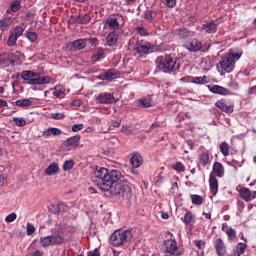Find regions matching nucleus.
Masks as SVG:
<instances>
[{
	"label": "nucleus",
	"mask_w": 256,
	"mask_h": 256,
	"mask_svg": "<svg viewBox=\"0 0 256 256\" xmlns=\"http://www.w3.org/2000/svg\"><path fill=\"white\" fill-rule=\"evenodd\" d=\"M214 248L218 256H227V246L221 238H217L214 241Z\"/></svg>",
	"instance_id": "obj_13"
},
{
	"label": "nucleus",
	"mask_w": 256,
	"mask_h": 256,
	"mask_svg": "<svg viewBox=\"0 0 256 256\" xmlns=\"http://www.w3.org/2000/svg\"><path fill=\"white\" fill-rule=\"evenodd\" d=\"M27 256H43V252L36 250V251L28 254Z\"/></svg>",
	"instance_id": "obj_63"
},
{
	"label": "nucleus",
	"mask_w": 256,
	"mask_h": 256,
	"mask_svg": "<svg viewBox=\"0 0 256 256\" xmlns=\"http://www.w3.org/2000/svg\"><path fill=\"white\" fill-rule=\"evenodd\" d=\"M202 31L208 34L217 33V24L215 21L206 22L202 25Z\"/></svg>",
	"instance_id": "obj_21"
},
{
	"label": "nucleus",
	"mask_w": 256,
	"mask_h": 256,
	"mask_svg": "<svg viewBox=\"0 0 256 256\" xmlns=\"http://www.w3.org/2000/svg\"><path fill=\"white\" fill-rule=\"evenodd\" d=\"M106 25H108L110 29H113V31H117L119 29V20H117V18H108Z\"/></svg>",
	"instance_id": "obj_34"
},
{
	"label": "nucleus",
	"mask_w": 256,
	"mask_h": 256,
	"mask_svg": "<svg viewBox=\"0 0 256 256\" xmlns=\"http://www.w3.org/2000/svg\"><path fill=\"white\" fill-rule=\"evenodd\" d=\"M105 55V51L102 48H98L97 53L92 56V61L97 63V61H101V58Z\"/></svg>",
	"instance_id": "obj_43"
},
{
	"label": "nucleus",
	"mask_w": 256,
	"mask_h": 256,
	"mask_svg": "<svg viewBox=\"0 0 256 256\" xmlns=\"http://www.w3.org/2000/svg\"><path fill=\"white\" fill-rule=\"evenodd\" d=\"M185 48L187 51H190V53H197L203 49V42L197 38H193L185 44Z\"/></svg>",
	"instance_id": "obj_8"
},
{
	"label": "nucleus",
	"mask_w": 256,
	"mask_h": 256,
	"mask_svg": "<svg viewBox=\"0 0 256 256\" xmlns=\"http://www.w3.org/2000/svg\"><path fill=\"white\" fill-rule=\"evenodd\" d=\"M84 125L83 124H74L72 126L73 133H78V131H83Z\"/></svg>",
	"instance_id": "obj_54"
},
{
	"label": "nucleus",
	"mask_w": 256,
	"mask_h": 256,
	"mask_svg": "<svg viewBox=\"0 0 256 256\" xmlns=\"http://www.w3.org/2000/svg\"><path fill=\"white\" fill-rule=\"evenodd\" d=\"M137 35H140V37H147L149 35V32L147 31V29L143 26H138L135 29Z\"/></svg>",
	"instance_id": "obj_45"
},
{
	"label": "nucleus",
	"mask_w": 256,
	"mask_h": 256,
	"mask_svg": "<svg viewBox=\"0 0 256 256\" xmlns=\"http://www.w3.org/2000/svg\"><path fill=\"white\" fill-rule=\"evenodd\" d=\"M72 23H79L80 25H87V23H91V16L88 14H80L76 18H70Z\"/></svg>",
	"instance_id": "obj_18"
},
{
	"label": "nucleus",
	"mask_w": 256,
	"mask_h": 256,
	"mask_svg": "<svg viewBox=\"0 0 256 256\" xmlns=\"http://www.w3.org/2000/svg\"><path fill=\"white\" fill-rule=\"evenodd\" d=\"M7 59L10 63L15 64L23 59V54L20 51L10 52L7 55Z\"/></svg>",
	"instance_id": "obj_26"
},
{
	"label": "nucleus",
	"mask_w": 256,
	"mask_h": 256,
	"mask_svg": "<svg viewBox=\"0 0 256 256\" xmlns=\"http://www.w3.org/2000/svg\"><path fill=\"white\" fill-rule=\"evenodd\" d=\"M198 161L200 165L207 167L209 163H211V158L209 156V152H202L198 155Z\"/></svg>",
	"instance_id": "obj_27"
},
{
	"label": "nucleus",
	"mask_w": 256,
	"mask_h": 256,
	"mask_svg": "<svg viewBox=\"0 0 256 256\" xmlns=\"http://www.w3.org/2000/svg\"><path fill=\"white\" fill-rule=\"evenodd\" d=\"M117 41H119V34L115 31L110 32L106 37L108 47H115V45H117Z\"/></svg>",
	"instance_id": "obj_20"
},
{
	"label": "nucleus",
	"mask_w": 256,
	"mask_h": 256,
	"mask_svg": "<svg viewBox=\"0 0 256 256\" xmlns=\"http://www.w3.org/2000/svg\"><path fill=\"white\" fill-rule=\"evenodd\" d=\"M193 244L200 251H205V247H207V242H205V240H194Z\"/></svg>",
	"instance_id": "obj_41"
},
{
	"label": "nucleus",
	"mask_w": 256,
	"mask_h": 256,
	"mask_svg": "<svg viewBox=\"0 0 256 256\" xmlns=\"http://www.w3.org/2000/svg\"><path fill=\"white\" fill-rule=\"evenodd\" d=\"M80 143H81V135H75L67 138V140L64 142V147L66 151H71L72 149H77Z\"/></svg>",
	"instance_id": "obj_9"
},
{
	"label": "nucleus",
	"mask_w": 256,
	"mask_h": 256,
	"mask_svg": "<svg viewBox=\"0 0 256 256\" xmlns=\"http://www.w3.org/2000/svg\"><path fill=\"white\" fill-rule=\"evenodd\" d=\"M66 208H67V206L65 204L60 203L57 205L56 211H57V213H63V211H65Z\"/></svg>",
	"instance_id": "obj_57"
},
{
	"label": "nucleus",
	"mask_w": 256,
	"mask_h": 256,
	"mask_svg": "<svg viewBox=\"0 0 256 256\" xmlns=\"http://www.w3.org/2000/svg\"><path fill=\"white\" fill-rule=\"evenodd\" d=\"M10 11H12V13H17L18 11H21L20 0H16L10 5Z\"/></svg>",
	"instance_id": "obj_42"
},
{
	"label": "nucleus",
	"mask_w": 256,
	"mask_h": 256,
	"mask_svg": "<svg viewBox=\"0 0 256 256\" xmlns=\"http://www.w3.org/2000/svg\"><path fill=\"white\" fill-rule=\"evenodd\" d=\"M133 239L131 230H116L110 236V243L114 247H121L125 243H129Z\"/></svg>",
	"instance_id": "obj_5"
},
{
	"label": "nucleus",
	"mask_w": 256,
	"mask_h": 256,
	"mask_svg": "<svg viewBox=\"0 0 256 256\" xmlns=\"http://www.w3.org/2000/svg\"><path fill=\"white\" fill-rule=\"evenodd\" d=\"M193 205H203L204 199L201 195L192 194L190 196Z\"/></svg>",
	"instance_id": "obj_39"
},
{
	"label": "nucleus",
	"mask_w": 256,
	"mask_h": 256,
	"mask_svg": "<svg viewBox=\"0 0 256 256\" xmlns=\"http://www.w3.org/2000/svg\"><path fill=\"white\" fill-rule=\"evenodd\" d=\"M20 77L23 81H27L28 85H49V83H53V77L42 76L41 73L31 70L22 71Z\"/></svg>",
	"instance_id": "obj_2"
},
{
	"label": "nucleus",
	"mask_w": 256,
	"mask_h": 256,
	"mask_svg": "<svg viewBox=\"0 0 256 256\" xmlns=\"http://www.w3.org/2000/svg\"><path fill=\"white\" fill-rule=\"evenodd\" d=\"M212 171L216 177H223L225 175V168L220 162H215L213 164Z\"/></svg>",
	"instance_id": "obj_24"
},
{
	"label": "nucleus",
	"mask_w": 256,
	"mask_h": 256,
	"mask_svg": "<svg viewBox=\"0 0 256 256\" xmlns=\"http://www.w3.org/2000/svg\"><path fill=\"white\" fill-rule=\"evenodd\" d=\"M239 59H241L240 53L229 51L219 62V69L222 71L220 75H223V73H233L235 71V64Z\"/></svg>",
	"instance_id": "obj_3"
},
{
	"label": "nucleus",
	"mask_w": 256,
	"mask_h": 256,
	"mask_svg": "<svg viewBox=\"0 0 256 256\" xmlns=\"http://www.w3.org/2000/svg\"><path fill=\"white\" fill-rule=\"evenodd\" d=\"M115 101V96L109 92L100 93L96 97V103H100L102 105H109Z\"/></svg>",
	"instance_id": "obj_11"
},
{
	"label": "nucleus",
	"mask_w": 256,
	"mask_h": 256,
	"mask_svg": "<svg viewBox=\"0 0 256 256\" xmlns=\"http://www.w3.org/2000/svg\"><path fill=\"white\" fill-rule=\"evenodd\" d=\"M26 38L28 39V41H30V43H35V41H37V33L27 32Z\"/></svg>",
	"instance_id": "obj_50"
},
{
	"label": "nucleus",
	"mask_w": 256,
	"mask_h": 256,
	"mask_svg": "<svg viewBox=\"0 0 256 256\" xmlns=\"http://www.w3.org/2000/svg\"><path fill=\"white\" fill-rule=\"evenodd\" d=\"M137 107L148 108L151 107V100L149 98H142L136 102Z\"/></svg>",
	"instance_id": "obj_38"
},
{
	"label": "nucleus",
	"mask_w": 256,
	"mask_h": 256,
	"mask_svg": "<svg viewBox=\"0 0 256 256\" xmlns=\"http://www.w3.org/2000/svg\"><path fill=\"white\" fill-rule=\"evenodd\" d=\"M177 35L179 39H189V37H197V32L195 31H190L187 28H180L177 30Z\"/></svg>",
	"instance_id": "obj_17"
},
{
	"label": "nucleus",
	"mask_w": 256,
	"mask_h": 256,
	"mask_svg": "<svg viewBox=\"0 0 256 256\" xmlns=\"http://www.w3.org/2000/svg\"><path fill=\"white\" fill-rule=\"evenodd\" d=\"M167 7L173 8L177 5V0H163Z\"/></svg>",
	"instance_id": "obj_56"
},
{
	"label": "nucleus",
	"mask_w": 256,
	"mask_h": 256,
	"mask_svg": "<svg viewBox=\"0 0 256 256\" xmlns=\"http://www.w3.org/2000/svg\"><path fill=\"white\" fill-rule=\"evenodd\" d=\"M87 47V40L78 39L67 44V49L72 51V49H76V51H81Z\"/></svg>",
	"instance_id": "obj_14"
},
{
	"label": "nucleus",
	"mask_w": 256,
	"mask_h": 256,
	"mask_svg": "<svg viewBox=\"0 0 256 256\" xmlns=\"http://www.w3.org/2000/svg\"><path fill=\"white\" fill-rule=\"evenodd\" d=\"M192 83H194V85H205L209 83V80L207 79V76H202V77L192 76Z\"/></svg>",
	"instance_id": "obj_35"
},
{
	"label": "nucleus",
	"mask_w": 256,
	"mask_h": 256,
	"mask_svg": "<svg viewBox=\"0 0 256 256\" xmlns=\"http://www.w3.org/2000/svg\"><path fill=\"white\" fill-rule=\"evenodd\" d=\"M209 187L212 197H215V195L219 193V181L217 180V177H215V175L213 174H210L209 176Z\"/></svg>",
	"instance_id": "obj_16"
},
{
	"label": "nucleus",
	"mask_w": 256,
	"mask_h": 256,
	"mask_svg": "<svg viewBox=\"0 0 256 256\" xmlns=\"http://www.w3.org/2000/svg\"><path fill=\"white\" fill-rule=\"evenodd\" d=\"M245 249H247V245L245 243H238L236 249L232 253V256L243 255V253H245Z\"/></svg>",
	"instance_id": "obj_33"
},
{
	"label": "nucleus",
	"mask_w": 256,
	"mask_h": 256,
	"mask_svg": "<svg viewBox=\"0 0 256 256\" xmlns=\"http://www.w3.org/2000/svg\"><path fill=\"white\" fill-rule=\"evenodd\" d=\"M23 33H25V29H23V27H21V26H16L12 30L11 35H14L15 37H17L19 39V37H21L23 35Z\"/></svg>",
	"instance_id": "obj_40"
},
{
	"label": "nucleus",
	"mask_w": 256,
	"mask_h": 256,
	"mask_svg": "<svg viewBox=\"0 0 256 256\" xmlns=\"http://www.w3.org/2000/svg\"><path fill=\"white\" fill-rule=\"evenodd\" d=\"M222 231L226 233L229 239L237 238V232L235 231V229H232L231 226H229L227 223L222 224Z\"/></svg>",
	"instance_id": "obj_25"
},
{
	"label": "nucleus",
	"mask_w": 256,
	"mask_h": 256,
	"mask_svg": "<svg viewBox=\"0 0 256 256\" xmlns=\"http://www.w3.org/2000/svg\"><path fill=\"white\" fill-rule=\"evenodd\" d=\"M8 106H9V104L7 103L6 100L0 99V109H1V107H8Z\"/></svg>",
	"instance_id": "obj_64"
},
{
	"label": "nucleus",
	"mask_w": 256,
	"mask_h": 256,
	"mask_svg": "<svg viewBox=\"0 0 256 256\" xmlns=\"http://www.w3.org/2000/svg\"><path fill=\"white\" fill-rule=\"evenodd\" d=\"M192 77L193 76H184L180 78L181 83H192Z\"/></svg>",
	"instance_id": "obj_58"
},
{
	"label": "nucleus",
	"mask_w": 256,
	"mask_h": 256,
	"mask_svg": "<svg viewBox=\"0 0 256 256\" xmlns=\"http://www.w3.org/2000/svg\"><path fill=\"white\" fill-rule=\"evenodd\" d=\"M73 167H75V162H73V160H67L63 164L64 171H71V169H73Z\"/></svg>",
	"instance_id": "obj_47"
},
{
	"label": "nucleus",
	"mask_w": 256,
	"mask_h": 256,
	"mask_svg": "<svg viewBox=\"0 0 256 256\" xmlns=\"http://www.w3.org/2000/svg\"><path fill=\"white\" fill-rule=\"evenodd\" d=\"M219 149L224 157H228L231 146H229V144H227V142H221Z\"/></svg>",
	"instance_id": "obj_36"
},
{
	"label": "nucleus",
	"mask_w": 256,
	"mask_h": 256,
	"mask_svg": "<svg viewBox=\"0 0 256 256\" xmlns=\"http://www.w3.org/2000/svg\"><path fill=\"white\" fill-rule=\"evenodd\" d=\"M94 183L101 191L108 192L110 195H117L123 199H131V183L127 181L118 182L121 179V172L109 170L105 167H96L94 171Z\"/></svg>",
	"instance_id": "obj_1"
},
{
	"label": "nucleus",
	"mask_w": 256,
	"mask_h": 256,
	"mask_svg": "<svg viewBox=\"0 0 256 256\" xmlns=\"http://www.w3.org/2000/svg\"><path fill=\"white\" fill-rule=\"evenodd\" d=\"M51 91H53V95L57 99H63L65 97V88L63 86H56Z\"/></svg>",
	"instance_id": "obj_32"
},
{
	"label": "nucleus",
	"mask_w": 256,
	"mask_h": 256,
	"mask_svg": "<svg viewBox=\"0 0 256 256\" xmlns=\"http://www.w3.org/2000/svg\"><path fill=\"white\" fill-rule=\"evenodd\" d=\"M156 65L159 71H163V73H173V71L179 69L177 57L173 55L159 56L156 59Z\"/></svg>",
	"instance_id": "obj_4"
},
{
	"label": "nucleus",
	"mask_w": 256,
	"mask_h": 256,
	"mask_svg": "<svg viewBox=\"0 0 256 256\" xmlns=\"http://www.w3.org/2000/svg\"><path fill=\"white\" fill-rule=\"evenodd\" d=\"M52 119L61 120L65 119V114L61 112H54L51 114Z\"/></svg>",
	"instance_id": "obj_53"
},
{
	"label": "nucleus",
	"mask_w": 256,
	"mask_h": 256,
	"mask_svg": "<svg viewBox=\"0 0 256 256\" xmlns=\"http://www.w3.org/2000/svg\"><path fill=\"white\" fill-rule=\"evenodd\" d=\"M88 256H101V252L99 251V249H95L92 252H88Z\"/></svg>",
	"instance_id": "obj_62"
},
{
	"label": "nucleus",
	"mask_w": 256,
	"mask_h": 256,
	"mask_svg": "<svg viewBox=\"0 0 256 256\" xmlns=\"http://www.w3.org/2000/svg\"><path fill=\"white\" fill-rule=\"evenodd\" d=\"M215 107H217L223 113H227V114H231L235 111V106L225 104V100L223 99L217 100L215 102Z\"/></svg>",
	"instance_id": "obj_15"
},
{
	"label": "nucleus",
	"mask_w": 256,
	"mask_h": 256,
	"mask_svg": "<svg viewBox=\"0 0 256 256\" xmlns=\"http://www.w3.org/2000/svg\"><path fill=\"white\" fill-rule=\"evenodd\" d=\"M111 126L116 127V128L121 127V119L112 120L111 121Z\"/></svg>",
	"instance_id": "obj_60"
},
{
	"label": "nucleus",
	"mask_w": 256,
	"mask_h": 256,
	"mask_svg": "<svg viewBox=\"0 0 256 256\" xmlns=\"http://www.w3.org/2000/svg\"><path fill=\"white\" fill-rule=\"evenodd\" d=\"M13 123H15V125H17V127H25V125H27V121H25V119L19 118V117H14Z\"/></svg>",
	"instance_id": "obj_48"
},
{
	"label": "nucleus",
	"mask_w": 256,
	"mask_h": 256,
	"mask_svg": "<svg viewBox=\"0 0 256 256\" xmlns=\"http://www.w3.org/2000/svg\"><path fill=\"white\" fill-rule=\"evenodd\" d=\"M172 169L178 173H185V165L181 162H176L174 165H172Z\"/></svg>",
	"instance_id": "obj_44"
},
{
	"label": "nucleus",
	"mask_w": 256,
	"mask_h": 256,
	"mask_svg": "<svg viewBox=\"0 0 256 256\" xmlns=\"http://www.w3.org/2000/svg\"><path fill=\"white\" fill-rule=\"evenodd\" d=\"M14 19L11 17L3 18L0 20V31H9V27L13 25Z\"/></svg>",
	"instance_id": "obj_28"
},
{
	"label": "nucleus",
	"mask_w": 256,
	"mask_h": 256,
	"mask_svg": "<svg viewBox=\"0 0 256 256\" xmlns=\"http://www.w3.org/2000/svg\"><path fill=\"white\" fill-rule=\"evenodd\" d=\"M71 105L72 107H81V105H83V102L79 99H76L71 102Z\"/></svg>",
	"instance_id": "obj_59"
},
{
	"label": "nucleus",
	"mask_w": 256,
	"mask_h": 256,
	"mask_svg": "<svg viewBox=\"0 0 256 256\" xmlns=\"http://www.w3.org/2000/svg\"><path fill=\"white\" fill-rule=\"evenodd\" d=\"M87 43H90V45L97 47L99 45V40L97 38H86L85 39Z\"/></svg>",
	"instance_id": "obj_55"
},
{
	"label": "nucleus",
	"mask_w": 256,
	"mask_h": 256,
	"mask_svg": "<svg viewBox=\"0 0 256 256\" xmlns=\"http://www.w3.org/2000/svg\"><path fill=\"white\" fill-rule=\"evenodd\" d=\"M65 237H63L61 234L56 235H50L41 237L39 239V243L42 247H53L55 245H63V243H66Z\"/></svg>",
	"instance_id": "obj_6"
},
{
	"label": "nucleus",
	"mask_w": 256,
	"mask_h": 256,
	"mask_svg": "<svg viewBox=\"0 0 256 256\" xmlns=\"http://www.w3.org/2000/svg\"><path fill=\"white\" fill-rule=\"evenodd\" d=\"M102 79L105 81H111L117 77V71L116 70H108L106 73L102 75Z\"/></svg>",
	"instance_id": "obj_37"
},
{
	"label": "nucleus",
	"mask_w": 256,
	"mask_h": 256,
	"mask_svg": "<svg viewBox=\"0 0 256 256\" xmlns=\"http://www.w3.org/2000/svg\"><path fill=\"white\" fill-rule=\"evenodd\" d=\"M156 16L157 14L153 11H146L144 13V19H146V21H153V19H155Z\"/></svg>",
	"instance_id": "obj_49"
},
{
	"label": "nucleus",
	"mask_w": 256,
	"mask_h": 256,
	"mask_svg": "<svg viewBox=\"0 0 256 256\" xmlns=\"http://www.w3.org/2000/svg\"><path fill=\"white\" fill-rule=\"evenodd\" d=\"M16 107H22V109H27L33 105V98H24L20 100H16L15 102Z\"/></svg>",
	"instance_id": "obj_23"
},
{
	"label": "nucleus",
	"mask_w": 256,
	"mask_h": 256,
	"mask_svg": "<svg viewBox=\"0 0 256 256\" xmlns=\"http://www.w3.org/2000/svg\"><path fill=\"white\" fill-rule=\"evenodd\" d=\"M130 162L135 169H139V166L143 165V157L141 156V154H134L131 157Z\"/></svg>",
	"instance_id": "obj_29"
},
{
	"label": "nucleus",
	"mask_w": 256,
	"mask_h": 256,
	"mask_svg": "<svg viewBox=\"0 0 256 256\" xmlns=\"http://www.w3.org/2000/svg\"><path fill=\"white\" fill-rule=\"evenodd\" d=\"M17 39H19L17 36L10 34L7 40L8 47H15L17 45Z\"/></svg>",
	"instance_id": "obj_46"
},
{
	"label": "nucleus",
	"mask_w": 256,
	"mask_h": 256,
	"mask_svg": "<svg viewBox=\"0 0 256 256\" xmlns=\"http://www.w3.org/2000/svg\"><path fill=\"white\" fill-rule=\"evenodd\" d=\"M134 51L146 55L149 53V51H151V43L145 40H138L134 46Z\"/></svg>",
	"instance_id": "obj_12"
},
{
	"label": "nucleus",
	"mask_w": 256,
	"mask_h": 256,
	"mask_svg": "<svg viewBox=\"0 0 256 256\" xmlns=\"http://www.w3.org/2000/svg\"><path fill=\"white\" fill-rule=\"evenodd\" d=\"M5 181H7V176L0 173V187H3L5 185Z\"/></svg>",
	"instance_id": "obj_61"
},
{
	"label": "nucleus",
	"mask_w": 256,
	"mask_h": 256,
	"mask_svg": "<svg viewBox=\"0 0 256 256\" xmlns=\"http://www.w3.org/2000/svg\"><path fill=\"white\" fill-rule=\"evenodd\" d=\"M15 219H17V214L15 212H13L6 216L5 221H6V223H13V221H15Z\"/></svg>",
	"instance_id": "obj_52"
},
{
	"label": "nucleus",
	"mask_w": 256,
	"mask_h": 256,
	"mask_svg": "<svg viewBox=\"0 0 256 256\" xmlns=\"http://www.w3.org/2000/svg\"><path fill=\"white\" fill-rule=\"evenodd\" d=\"M62 133H63V131H61V129L55 128V127H50V128L43 131V137L45 139H49V137H51V135L59 136Z\"/></svg>",
	"instance_id": "obj_22"
},
{
	"label": "nucleus",
	"mask_w": 256,
	"mask_h": 256,
	"mask_svg": "<svg viewBox=\"0 0 256 256\" xmlns=\"http://www.w3.org/2000/svg\"><path fill=\"white\" fill-rule=\"evenodd\" d=\"M33 233H35V225L28 222L26 227V235L31 236Z\"/></svg>",
	"instance_id": "obj_51"
},
{
	"label": "nucleus",
	"mask_w": 256,
	"mask_h": 256,
	"mask_svg": "<svg viewBox=\"0 0 256 256\" xmlns=\"http://www.w3.org/2000/svg\"><path fill=\"white\" fill-rule=\"evenodd\" d=\"M238 193L241 199H243V201H246V203H249L250 201H253L254 199H256V191H251L247 187L240 188L238 190Z\"/></svg>",
	"instance_id": "obj_10"
},
{
	"label": "nucleus",
	"mask_w": 256,
	"mask_h": 256,
	"mask_svg": "<svg viewBox=\"0 0 256 256\" xmlns=\"http://www.w3.org/2000/svg\"><path fill=\"white\" fill-rule=\"evenodd\" d=\"M59 172V164L57 162L51 163L45 170L44 173L45 175L51 176L55 175V173Z\"/></svg>",
	"instance_id": "obj_30"
},
{
	"label": "nucleus",
	"mask_w": 256,
	"mask_h": 256,
	"mask_svg": "<svg viewBox=\"0 0 256 256\" xmlns=\"http://www.w3.org/2000/svg\"><path fill=\"white\" fill-rule=\"evenodd\" d=\"M182 221H183V223H185V225H194L195 215H193V212L186 210L184 219H182Z\"/></svg>",
	"instance_id": "obj_31"
},
{
	"label": "nucleus",
	"mask_w": 256,
	"mask_h": 256,
	"mask_svg": "<svg viewBox=\"0 0 256 256\" xmlns=\"http://www.w3.org/2000/svg\"><path fill=\"white\" fill-rule=\"evenodd\" d=\"M165 251L169 253V255L181 256L183 255V251L179 250V246L177 245L176 239H167L164 241Z\"/></svg>",
	"instance_id": "obj_7"
},
{
	"label": "nucleus",
	"mask_w": 256,
	"mask_h": 256,
	"mask_svg": "<svg viewBox=\"0 0 256 256\" xmlns=\"http://www.w3.org/2000/svg\"><path fill=\"white\" fill-rule=\"evenodd\" d=\"M209 91L211 93H214L216 95H229V89L219 86V85H212V86H208Z\"/></svg>",
	"instance_id": "obj_19"
}]
</instances>
